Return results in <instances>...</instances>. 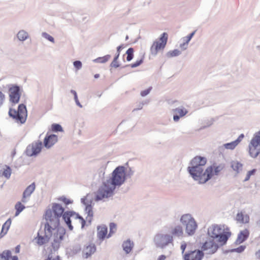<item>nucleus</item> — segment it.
<instances>
[{
	"label": "nucleus",
	"mask_w": 260,
	"mask_h": 260,
	"mask_svg": "<svg viewBox=\"0 0 260 260\" xmlns=\"http://www.w3.org/2000/svg\"><path fill=\"white\" fill-rule=\"evenodd\" d=\"M11 219L9 218L3 225L1 232L0 233V238L3 237L7 234L10 226L11 224Z\"/></svg>",
	"instance_id": "24"
},
{
	"label": "nucleus",
	"mask_w": 260,
	"mask_h": 260,
	"mask_svg": "<svg viewBox=\"0 0 260 260\" xmlns=\"http://www.w3.org/2000/svg\"><path fill=\"white\" fill-rule=\"evenodd\" d=\"M166 258V256L165 255H161L158 257L157 260H165Z\"/></svg>",
	"instance_id": "63"
},
{
	"label": "nucleus",
	"mask_w": 260,
	"mask_h": 260,
	"mask_svg": "<svg viewBox=\"0 0 260 260\" xmlns=\"http://www.w3.org/2000/svg\"><path fill=\"white\" fill-rule=\"evenodd\" d=\"M181 54V52L178 49H174L173 51H170L166 53V56L168 58L178 56Z\"/></svg>",
	"instance_id": "35"
},
{
	"label": "nucleus",
	"mask_w": 260,
	"mask_h": 260,
	"mask_svg": "<svg viewBox=\"0 0 260 260\" xmlns=\"http://www.w3.org/2000/svg\"><path fill=\"white\" fill-rule=\"evenodd\" d=\"M134 51V50L133 48H129L127 50L126 54H127L126 60L127 61H130L133 58Z\"/></svg>",
	"instance_id": "39"
},
{
	"label": "nucleus",
	"mask_w": 260,
	"mask_h": 260,
	"mask_svg": "<svg viewBox=\"0 0 260 260\" xmlns=\"http://www.w3.org/2000/svg\"><path fill=\"white\" fill-rule=\"evenodd\" d=\"M152 89V87H149L148 88L144 90H143V91H141V93H140V94L142 96H146L147 95H148L150 92L151 91Z\"/></svg>",
	"instance_id": "55"
},
{
	"label": "nucleus",
	"mask_w": 260,
	"mask_h": 260,
	"mask_svg": "<svg viewBox=\"0 0 260 260\" xmlns=\"http://www.w3.org/2000/svg\"><path fill=\"white\" fill-rule=\"evenodd\" d=\"M16 112L23 114L24 116H27L26 107V106L23 104H20L18 106V110L16 111Z\"/></svg>",
	"instance_id": "36"
},
{
	"label": "nucleus",
	"mask_w": 260,
	"mask_h": 260,
	"mask_svg": "<svg viewBox=\"0 0 260 260\" xmlns=\"http://www.w3.org/2000/svg\"><path fill=\"white\" fill-rule=\"evenodd\" d=\"M256 171V170L255 169H253L249 171H248L246 174V176L244 180V182L247 181L249 180L251 176L254 175Z\"/></svg>",
	"instance_id": "49"
},
{
	"label": "nucleus",
	"mask_w": 260,
	"mask_h": 260,
	"mask_svg": "<svg viewBox=\"0 0 260 260\" xmlns=\"http://www.w3.org/2000/svg\"><path fill=\"white\" fill-rule=\"evenodd\" d=\"M80 220L81 221V228H83L85 225L86 221L85 220V219L83 218H81L80 219Z\"/></svg>",
	"instance_id": "60"
},
{
	"label": "nucleus",
	"mask_w": 260,
	"mask_h": 260,
	"mask_svg": "<svg viewBox=\"0 0 260 260\" xmlns=\"http://www.w3.org/2000/svg\"><path fill=\"white\" fill-rule=\"evenodd\" d=\"M171 235L174 237L180 238L183 237V231L181 225L175 226L171 230Z\"/></svg>",
	"instance_id": "23"
},
{
	"label": "nucleus",
	"mask_w": 260,
	"mask_h": 260,
	"mask_svg": "<svg viewBox=\"0 0 260 260\" xmlns=\"http://www.w3.org/2000/svg\"><path fill=\"white\" fill-rule=\"evenodd\" d=\"M168 35L167 32H163L158 41H154L150 48V52L152 55L156 56L158 51L163 50L167 44Z\"/></svg>",
	"instance_id": "7"
},
{
	"label": "nucleus",
	"mask_w": 260,
	"mask_h": 260,
	"mask_svg": "<svg viewBox=\"0 0 260 260\" xmlns=\"http://www.w3.org/2000/svg\"><path fill=\"white\" fill-rule=\"evenodd\" d=\"M149 102H150L149 100H145L141 102H140L137 105L138 107L136 108H135L133 110V112L142 109L143 108V107L144 105L148 104Z\"/></svg>",
	"instance_id": "44"
},
{
	"label": "nucleus",
	"mask_w": 260,
	"mask_h": 260,
	"mask_svg": "<svg viewBox=\"0 0 260 260\" xmlns=\"http://www.w3.org/2000/svg\"><path fill=\"white\" fill-rule=\"evenodd\" d=\"M28 33L23 29L19 30L17 35L18 39L20 41H24L28 39Z\"/></svg>",
	"instance_id": "30"
},
{
	"label": "nucleus",
	"mask_w": 260,
	"mask_h": 260,
	"mask_svg": "<svg viewBox=\"0 0 260 260\" xmlns=\"http://www.w3.org/2000/svg\"><path fill=\"white\" fill-rule=\"evenodd\" d=\"M249 235V231L247 229L241 231L238 235L237 239L235 242L236 244H240L245 241H246L248 238Z\"/></svg>",
	"instance_id": "19"
},
{
	"label": "nucleus",
	"mask_w": 260,
	"mask_h": 260,
	"mask_svg": "<svg viewBox=\"0 0 260 260\" xmlns=\"http://www.w3.org/2000/svg\"><path fill=\"white\" fill-rule=\"evenodd\" d=\"M250 142L252 143V144L260 145V131L255 133Z\"/></svg>",
	"instance_id": "40"
},
{
	"label": "nucleus",
	"mask_w": 260,
	"mask_h": 260,
	"mask_svg": "<svg viewBox=\"0 0 260 260\" xmlns=\"http://www.w3.org/2000/svg\"><path fill=\"white\" fill-rule=\"evenodd\" d=\"M204 253L201 250L190 251L184 255V260H202Z\"/></svg>",
	"instance_id": "14"
},
{
	"label": "nucleus",
	"mask_w": 260,
	"mask_h": 260,
	"mask_svg": "<svg viewBox=\"0 0 260 260\" xmlns=\"http://www.w3.org/2000/svg\"><path fill=\"white\" fill-rule=\"evenodd\" d=\"M171 112L173 114V120L176 122L179 121L180 118L186 115L188 112V110L183 106L173 109Z\"/></svg>",
	"instance_id": "13"
},
{
	"label": "nucleus",
	"mask_w": 260,
	"mask_h": 260,
	"mask_svg": "<svg viewBox=\"0 0 260 260\" xmlns=\"http://www.w3.org/2000/svg\"><path fill=\"white\" fill-rule=\"evenodd\" d=\"M109 226L110 231L109 234L107 236L108 238L111 237L112 236V235L116 232V224L115 223H110Z\"/></svg>",
	"instance_id": "38"
},
{
	"label": "nucleus",
	"mask_w": 260,
	"mask_h": 260,
	"mask_svg": "<svg viewBox=\"0 0 260 260\" xmlns=\"http://www.w3.org/2000/svg\"><path fill=\"white\" fill-rule=\"evenodd\" d=\"M96 251V247L94 244H91L87 246L83 250V256L87 258L93 254Z\"/></svg>",
	"instance_id": "20"
},
{
	"label": "nucleus",
	"mask_w": 260,
	"mask_h": 260,
	"mask_svg": "<svg viewBox=\"0 0 260 260\" xmlns=\"http://www.w3.org/2000/svg\"><path fill=\"white\" fill-rule=\"evenodd\" d=\"M135 171L130 167L127 168L124 166V178L125 180L126 179L131 178L134 174Z\"/></svg>",
	"instance_id": "29"
},
{
	"label": "nucleus",
	"mask_w": 260,
	"mask_h": 260,
	"mask_svg": "<svg viewBox=\"0 0 260 260\" xmlns=\"http://www.w3.org/2000/svg\"><path fill=\"white\" fill-rule=\"evenodd\" d=\"M85 211L86 213L87 214V217H86V219H87L88 222L90 223L91 222V221L92 220V217L93 216L92 208L90 204L86 205Z\"/></svg>",
	"instance_id": "26"
},
{
	"label": "nucleus",
	"mask_w": 260,
	"mask_h": 260,
	"mask_svg": "<svg viewBox=\"0 0 260 260\" xmlns=\"http://www.w3.org/2000/svg\"><path fill=\"white\" fill-rule=\"evenodd\" d=\"M111 58L110 55H106L103 57H99L93 60V61L97 63H105Z\"/></svg>",
	"instance_id": "34"
},
{
	"label": "nucleus",
	"mask_w": 260,
	"mask_h": 260,
	"mask_svg": "<svg viewBox=\"0 0 260 260\" xmlns=\"http://www.w3.org/2000/svg\"><path fill=\"white\" fill-rule=\"evenodd\" d=\"M106 169V164L105 163H102L101 165L100 168L98 171L99 177L100 179L103 180L104 178L105 170Z\"/></svg>",
	"instance_id": "31"
},
{
	"label": "nucleus",
	"mask_w": 260,
	"mask_h": 260,
	"mask_svg": "<svg viewBox=\"0 0 260 260\" xmlns=\"http://www.w3.org/2000/svg\"><path fill=\"white\" fill-rule=\"evenodd\" d=\"M28 197L27 196H25V197L24 196V194H22V200H21V201L25 203L27 202V200H26V198Z\"/></svg>",
	"instance_id": "62"
},
{
	"label": "nucleus",
	"mask_w": 260,
	"mask_h": 260,
	"mask_svg": "<svg viewBox=\"0 0 260 260\" xmlns=\"http://www.w3.org/2000/svg\"><path fill=\"white\" fill-rule=\"evenodd\" d=\"M36 188V184L35 182L32 183L29 186H28L24 190L23 194L24 196H26L28 197L30 196L31 193L34 191Z\"/></svg>",
	"instance_id": "27"
},
{
	"label": "nucleus",
	"mask_w": 260,
	"mask_h": 260,
	"mask_svg": "<svg viewBox=\"0 0 260 260\" xmlns=\"http://www.w3.org/2000/svg\"><path fill=\"white\" fill-rule=\"evenodd\" d=\"M118 58H117V57H114L113 61L110 64V66L111 67L114 68H117L119 67H120V64L118 63L117 60Z\"/></svg>",
	"instance_id": "52"
},
{
	"label": "nucleus",
	"mask_w": 260,
	"mask_h": 260,
	"mask_svg": "<svg viewBox=\"0 0 260 260\" xmlns=\"http://www.w3.org/2000/svg\"><path fill=\"white\" fill-rule=\"evenodd\" d=\"M58 200L60 201H62V202H63L66 205H68L70 204H72L73 203V201L69 200V199H67L64 196H62L61 197H60L59 199H58Z\"/></svg>",
	"instance_id": "53"
},
{
	"label": "nucleus",
	"mask_w": 260,
	"mask_h": 260,
	"mask_svg": "<svg viewBox=\"0 0 260 260\" xmlns=\"http://www.w3.org/2000/svg\"><path fill=\"white\" fill-rule=\"evenodd\" d=\"M5 100V95L1 91H0V107L3 105Z\"/></svg>",
	"instance_id": "57"
},
{
	"label": "nucleus",
	"mask_w": 260,
	"mask_h": 260,
	"mask_svg": "<svg viewBox=\"0 0 260 260\" xmlns=\"http://www.w3.org/2000/svg\"><path fill=\"white\" fill-rule=\"evenodd\" d=\"M154 242L156 247L164 249L170 244L173 245V238L170 234H157L154 238Z\"/></svg>",
	"instance_id": "6"
},
{
	"label": "nucleus",
	"mask_w": 260,
	"mask_h": 260,
	"mask_svg": "<svg viewBox=\"0 0 260 260\" xmlns=\"http://www.w3.org/2000/svg\"><path fill=\"white\" fill-rule=\"evenodd\" d=\"M207 163V158L201 156L193 158L190 166L187 167V171L194 180L199 184H204L210 180L213 176V166L208 167L205 170L204 167Z\"/></svg>",
	"instance_id": "2"
},
{
	"label": "nucleus",
	"mask_w": 260,
	"mask_h": 260,
	"mask_svg": "<svg viewBox=\"0 0 260 260\" xmlns=\"http://www.w3.org/2000/svg\"><path fill=\"white\" fill-rule=\"evenodd\" d=\"M52 131L54 132H62L63 129L61 126L57 123H54L51 126Z\"/></svg>",
	"instance_id": "46"
},
{
	"label": "nucleus",
	"mask_w": 260,
	"mask_h": 260,
	"mask_svg": "<svg viewBox=\"0 0 260 260\" xmlns=\"http://www.w3.org/2000/svg\"><path fill=\"white\" fill-rule=\"evenodd\" d=\"M97 236L99 240L101 241H103L106 238L107 232L108 229L107 227L105 225H103L101 226H98L97 227Z\"/></svg>",
	"instance_id": "21"
},
{
	"label": "nucleus",
	"mask_w": 260,
	"mask_h": 260,
	"mask_svg": "<svg viewBox=\"0 0 260 260\" xmlns=\"http://www.w3.org/2000/svg\"><path fill=\"white\" fill-rule=\"evenodd\" d=\"M238 145L235 141L224 144L223 146L227 149L233 150Z\"/></svg>",
	"instance_id": "43"
},
{
	"label": "nucleus",
	"mask_w": 260,
	"mask_h": 260,
	"mask_svg": "<svg viewBox=\"0 0 260 260\" xmlns=\"http://www.w3.org/2000/svg\"><path fill=\"white\" fill-rule=\"evenodd\" d=\"M124 166H119L112 172L111 176L106 181H103L102 184L95 192V201H100L104 199L112 198L116 187H119L125 182Z\"/></svg>",
	"instance_id": "1"
},
{
	"label": "nucleus",
	"mask_w": 260,
	"mask_h": 260,
	"mask_svg": "<svg viewBox=\"0 0 260 260\" xmlns=\"http://www.w3.org/2000/svg\"><path fill=\"white\" fill-rule=\"evenodd\" d=\"M207 235L211 240H215L220 246L225 245L231 235L230 232H224L217 224H212L208 228Z\"/></svg>",
	"instance_id": "4"
},
{
	"label": "nucleus",
	"mask_w": 260,
	"mask_h": 260,
	"mask_svg": "<svg viewBox=\"0 0 260 260\" xmlns=\"http://www.w3.org/2000/svg\"><path fill=\"white\" fill-rule=\"evenodd\" d=\"M56 232L53 235V242L52 243V247L54 251L58 250L60 246V242L63 239L66 230L63 227H58Z\"/></svg>",
	"instance_id": "10"
},
{
	"label": "nucleus",
	"mask_w": 260,
	"mask_h": 260,
	"mask_svg": "<svg viewBox=\"0 0 260 260\" xmlns=\"http://www.w3.org/2000/svg\"><path fill=\"white\" fill-rule=\"evenodd\" d=\"M246 246L244 245H241L239 247L232 249L231 251V252H236L237 253H241L245 249Z\"/></svg>",
	"instance_id": "51"
},
{
	"label": "nucleus",
	"mask_w": 260,
	"mask_h": 260,
	"mask_svg": "<svg viewBox=\"0 0 260 260\" xmlns=\"http://www.w3.org/2000/svg\"><path fill=\"white\" fill-rule=\"evenodd\" d=\"M213 175H218L219 172L222 170L224 167V165L220 164L217 166L213 167Z\"/></svg>",
	"instance_id": "42"
},
{
	"label": "nucleus",
	"mask_w": 260,
	"mask_h": 260,
	"mask_svg": "<svg viewBox=\"0 0 260 260\" xmlns=\"http://www.w3.org/2000/svg\"><path fill=\"white\" fill-rule=\"evenodd\" d=\"M58 141V137L56 135H47L44 140V146L49 149L53 146Z\"/></svg>",
	"instance_id": "15"
},
{
	"label": "nucleus",
	"mask_w": 260,
	"mask_h": 260,
	"mask_svg": "<svg viewBox=\"0 0 260 260\" xmlns=\"http://www.w3.org/2000/svg\"><path fill=\"white\" fill-rule=\"evenodd\" d=\"M143 59H144V56H143V57L140 60H137L135 63H132L131 64L126 65V66L123 67L122 68H125V67H129V66H130L132 68H136V67L139 66L140 65H141L143 62Z\"/></svg>",
	"instance_id": "41"
},
{
	"label": "nucleus",
	"mask_w": 260,
	"mask_h": 260,
	"mask_svg": "<svg viewBox=\"0 0 260 260\" xmlns=\"http://www.w3.org/2000/svg\"><path fill=\"white\" fill-rule=\"evenodd\" d=\"M48 228L46 226V223L45 224V235L44 236H40L39 235V233H38L37 236V243L39 245H43L44 244L49 242L51 237L52 235V231L55 230L56 229L51 227L50 228V230L49 231Z\"/></svg>",
	"instance_id": "12"
},
{
	"label": "nucleus",
	"mask_w": 260,
	"mask_h": 260,
	"mask_svg": "<svg viewBox=\"0 0 260 260\" xmlns=\"http://www.w3.org/2000/svg\"><path fill=\"white\" fill-rule=\"evenodd\" d=\"M186 247V244L185 243L181 244L180 248L182 251V253L184 252V251H185Z\"/></svg>",
	"instance_id": "61"
},
{
	"label": "nucleus",
	"mask_w": 260,
	"mask_h": 260,
	"mask_svg": "<svg viewBox=\"0 0 260 260\" xmlns=\"http://www.w3.org/2000/svg\"><path fill=\"white\" fill-rule=\"evenodd\" d=\"M9 115L22 124L26 121L27 118L26 116H24L23 114L16 112L15 110H12V109L9 110Z\"/></svg>",
	"instance_id": "16"
},
{
	"label": "nucleus",
	"mask_w": 260,
	"mask_h": 260,
	"mask_svg": "<svg viewBox=\"0 0 260 260\" xmlns=\"http://www.w3.org/2000/svg\"><path fill=\"white\" fill-rule=\"evenodd\" d=\"M220 246L219 243L216 242L215 240H211V238L208 237L203 243L201 250L202 252L205 251L206 254H212L215 253Z\"/></svg>",
	"instance_id": "8"
},
{
	"label": "nucleus",
	"mask_w": 260,
	"mask_h": 260,
	"mask_svg": "<svg viewBox=\"0 0 260 260\" xmlns=\"http://www.w3.org/2000/svg\"><path fill=\"white\" fill-rule=\"evenodd\" d=\"M123 48V45H120V46H118L117 47L116 53L114 57H117V58H118L119 57L120 51Z\"/></svg>",
	"instance_id": "56"
},
{
	"label": "nucleus",
	"mask_w": 260,
	"mask_h": 260,
	"mask_svg": "<svg viewBox=\"0 0 260 260\" xmlns=\"http://www.w3.org/2000/svg\"><path fill=\"white\" fill-rule=\"evenodd\" d=\"M81 250V247L80 244H76L74 245L71 249V250L73 254H76L78 253H79Z\"/></svg>",
	"instance_id": "45"
},
{
	"label": "nucleus",
	"mask_w": 260,
	"mask_h": 260,
	"mask_svg": "<svg viewBox=\"0 0 260 260\" xmlns=\"http://www.w3.org/2000/svg\"><path fill=\"white\" fill-rule=\"evenodd\" d=\"M75 214H76V212L74 211H67L64 212L63 214L61 216L64 221L71 231L73 229L71 217L74 216Z\"/></svg>",
	"instance_id": "17"
},
{
	"label": "nucleus",
	"mask_w": 260,
	"mask_h": 260,
	"mask_svg": "<svg viewBox=\"0 0 260 260\" xmlns=\"http://www.w3.org/2000/svg\"><path fill=\"white\" fill-rule=\"evenodd\" d=\"M73 64L74 67L78 70L81 69L82 66V62L80 60H76L74 61Z\"/></svg>",
	"instance_id": "54"
},
{
	"label": "nucleus",
	"mask_w": 260,
	"mask_h": 260,
	"mask_svg": "<svg viewBox=\"0 0 260 260\" xmlns=\"http://www.w3.org/2000/svg\"><path fill=\"white\" fill-rule=\"evenodd\" d=\"M25 207L21 204V202H17L15 206L16 209L15 216H18L24 209Z\"/></svg>",
	"instance_id": "33"
},
{
	"label": "nucleus",
	"mask_w": 260,
	"mask_h": 260,
	"mask_svg": "<svg viewBox=\"0 0 260 260\" xmlns=\"http://www.w3.org/2000/svg\"><path fill=\"white\" fill-rule=\"evenodd\" d=\"M9 101L13 104H18L21 95V88L17 84L9 85Z\"/></svg>",
	"instance_id": "9"
},
{
	"label": "nucleus",
	"mask_w": 260,
	"mask_h": 260,
	"mask_svg": "<svg viewBox=\"0 0 260 260\" xmlns=\"http://www.w3.org/2000/svg\"><path fill=\"white\" fill-rule=\"evenodd\" d=\"M231 167L238 174L242 171L243 164L238 161L233 160L231 162Z\"/></svg>",
	"instance_id": "25"
},
{
	"label": "nucleus",
	"mask_w": 260,
	"mask_h": 260,
	"mask_svg": "<svg viewBox=\"0 0 260 260\" xmlns=\"http://www.w3.org/2000/svg\"><path fill=\"white\" fill-rule=\"evenodd\" d=\"M180 221L185 225V231L188 235L191 236L194 234L198 225L190 214L183 215L180 218Z\"/></svg>",
	"instance_id": "5"
},
{
	"label": "nucleus",
	"mask_w": 260,
	"mask_h": 260,
	"mask_svg": "<svg viewBox=\"0 0 260 260\" xmlns=\"http://www.w3.org/2000/svg\"><path fill=\"white\" fill-rule=\"evenodd\" d=\"M255 255L257 258H260V249L256 252Z\"/></svg>",
	"instance_id": "64"
},
{
	"label": "nucleus",
	"mask_w": 260,
	"mask_h": 260,
	"mask_svg": "<svg viewBox=\"0 0 260 260\" xmlns=\"http://www.w3.org/2000/svg\"><path fill=\"white\" fill-rule=\"evenodd\" d=\"M42 36L45 38L46 39L48 40L50 42L52 43H54V39L53 37L47 34V32H43L42 34Z\"/></svg>",
	"instance_id": "50"
},
{
	"label": "nucleus",
	"mask_w": 260,
	"mask_h": 260,
	"mask_svg": "<svg viewBox=\"0 0 260 260\" xmlns=\"http://www.w3.org/2000/svg\"><path fill=\"white\" fill-rule=\"evenodd\" d=\"M196 31L197 30H195L193 31H192L191 33L189 34L187 36L183 38L182 39H183V41H185L186 42V43L188 44L189 42L190 41V40L192 39V38L193 37V36L196 34Z\"/></svg>",
	"instance_id": "48"
},
{
	"label": "nucleus",
	"mask_w": 260,
	"mask_h": 260,
	"mask_svg": "<svg viewBox=\"0 0 260 260\" xmlns=\"http://www.w3.org/2000/svg\"><path fill=\"white\" fill-rule=\"evenodd\" d=\"M249 153L252 157H256L260 154V145L250 142L249 144Z\"/></svg>",
	"instance_id": "18"
},
{
	"label": "nucleus",
	"mask_w": 260,
	"mask_h": 260,
	"mask_svg": "<svg viewBox=\"0 0 260 260\" xmlns=\"http://www.w3.org/2000/svg\"><path fill=\"white\" fill-rule=\"evenodd\" d=\"M6 169H4L3 172V176H5L7 179L10 178L11 175V169L7 165L5 166Z\"/></svg>",
	"instance_id": "37"
},
{
	"label": "nucleus",
	"mask_w": 260,
	"mask_h": 260,
	"mask_svg": "<svg viewBox=\"0 0 260 260\" xmlns=\"http://www.w3.org/2000/svg\"><path fill=\"white\" fill-rule=\"evenodd\" d=\"M42 149V142L35 141L27 146L25 153L28 156H36L41 152Z\"/></svg>",
	"instance_id": "11"
},
{
	"label": "nucleus",
	"mask_w": 260,
	"mask_h": 260,
	"mask_svg": "<svg viewBox=\"0 0 260 260\" xmlns=\"http://www.w3.org/2000/svg\"><path fill=\"white\" fill-rule=\"evenodd\" d=\"M11 257V251L9 250L4 251L0 254V260H9Z\"/></svg>",
	"instance_id": "32"
},
{
	"label": "nucleus",
	"mask_w": 260,
	"mask_h": 260,
	"mask_svg": "<svg viewBox=\"0 0 260 260\" xmlns=\"http://www.w3.org/2000/svg\"><path fill=\"white\" fill-rule=\"evenodd\" d=\"M64 208L59 204L53 203L52 209H48L45 212V219L46 226L50 230V228H58L59 226L60 218L63 214Z\"/></svg>",
	"instance_id": "3"
},
{
	"label": "nucleus",
	"mask_w": 260,
	"mask_h": 260,
	"mask_svg": "<svg viewBox=\"0 0 260 260\" xmlns=\"http://www.w3.org/2000/svg\"><path fill=\"white\" fill-rule=\"evenodd\" d=\"M188 43H186L185 41H183L182 44H180V47L182 49V50H186L187 48Z\"/></svg>",
	"instance_id": "59"
},
{
	"label": "nucleus",
	"mask_w": 260,
	"mask_h": 260,
	"mask_svg": "<svg viewBox=\"0 0 260 260\" xmlns=\"http://www.w3.org/2000/svg\"><path fill=\"white\" fill-rule=\"evenodd\" d=\"M71 93H72L74 95V100L75 101L76 105L78 106H79V107L82 108V105L80 104V103L78 99L77 93L76 91L72 89L71 90Z\"/></svg>",
	"instance_id": "47"
},
{
	"label": "nucleus",
	"mask_w": 260,
	"mask_h": 260,
	"mask_svg": "<svg viewBox=\"0 0 260 260\" xmlns=\"http://www.w3.org/2000/svg\"><path fill=\"white\" fill-rule=\"evenodd\" d=\"M236 220L240 223H247L249 222V216L244 214L242 212H239L236 215Z\"/></svg>",
	"instance_id": "22"
},
{
	"label": "nucleus",
	"mask_w": 260,
	"mask_h": 260,
	"mask_svg": "<svg viewBox=\"0 0 260 260\" xmlns=\"http://www.w3.org/2000/svg\"><path fill=\"white\" fill-rule=\"evenodd\" d=\"M244 135L243 134H241L238 138L235 140V142L238 145V144L242 141V140L244 138Z\"/></svg>",
	"instance_id": "58"
},
{
	"label": "nucleus",
	"mask_w": 260,
	"mask_h": 260,
	"mask_svg": "<svg viewBox=\"0 0 260 260\" xmlns=\"http://www.w3.org/2000/svg\"><path fill=\"white\" fill-rule=\"evenodd\" d=\"M133 245V243L130 240H127L122 244L123 249L126 253H129L132 249Z\"/></svg>",
	"instance_id": "28"
}]
</instances>
